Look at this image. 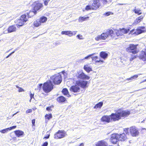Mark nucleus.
I'll list each match as a JSON object with an SVG mask.
<instances>
[{
    "instance_id": "nucleus-1",
    "label": "nucleus",
    "mask_w": 146,
    "mask_h": 146,
    "mask_svg": "<svg viewBox=\"0 0 146 146\" xmlns=\"http://www.w3.org/2000/svg\"><path fill=\"white\" fill-rule=\"evenodd\" d=\"M87 83L88 82L86 81L77 80L76 81L75 85L72 86L70 88V90L75 93L79 92L80 90L79 86L85 88L88 87Z\"/></svg>"
},
{
    "instance_id": "nucleus-2",
    "label": "nucleus",
    "mask_w": 146,
    "mask_h": 146,
    "mask_svg": "<svg viewBox=\"0 0 146 146\" xmlns=\"http://www.w3.org/2000/svg\"><path fill=\"white\" fill-rule=\"evenodd\" d=\"M109 36H110L111 37H113L114 36L113 31L112 30H108L106 33H103L100 35H98L95 37V40L96 41L105 40Z\"/></svg>"
},
{
    "instance_id": "nucleus-3",
    "label": "nucleus",
    "mask_w": 146,
    "mask_h": 146,
    "mask_svg": "<svg viewBox=\"0 0 146 146\" xmlns=\"http://www.w3.org/2000/svg\"><path fill=\"white\" fill-rule=\"evenodd\" d=\"M54 85L50 80L44 83L42 87L43 90L46 93L50 92L53 88Z\"/></svg>"
},
{
    "instance_id": "nucleus-4",
    "label": "nucleus",
    "mask_w": 146,
    "mask_h": 146,
    "mask_svg": "<svg viewBox=\"0 0 146 146\" xmlns=\"http://www.w3.org/2000/svg\"><path fill=\"white\" fill-rule=\"evenodd\" d=\"M33 6L34 10L33 11H30L29 14H27L28 17H31L35 14L36 12V11L40 9L42 7V5L41 3L35 2L33 3Z\"/></svg>"
},
{
    "instance_id": "nucleus-5",
    "label": "nucleus",
    "mask_w": 146,
    "mask_h": 146,
    "mask_svg": "<svg viewBox=\"0 0 146 146\" xmlns=\"http://www.w3.org/2000/svg\"><path fill=\"white\" fill-rule=\"evenodd\" d=\"M61 76L59 74H55L50 78V81L53 82L54 84H59L62 81Z\"/></svg>"
},
{
    "instance_id": "nucleus-6",
    "label": "nucleus",
    "mask_w": 146,
    "mask_h": 146,
    "mask_svg": "<svg viewBox=\"0 0 146 146\" xmlns=\"http://www.w3.org/2000/svg\"><path fill=\"white\" fill-rule=\"evenodd\" d=\"M115 111L119 114L120 117H126L130 114V111L128 110H123L121 109L115 110Z\"/></svg>"
},
{
    "instance_id": "nucleus-7",
    "label": "nucleus",
    "mask_w": 146,
    "mask_h": 146,
    "mask_svg": "<svg viewBox=\"0 0 146 146\" xmlns=\"http://www.w3.org/2000/svg\"><path fill=\"white\" fill-rule=\"evenodd\" d=\"M27 21V19L26 18V15L24 14L22 15L20 19H18L17 21V22L18 23L16 25L17 27H19L20 26H22Z\"/></svg>"
},
{
    "instance_id": "nucleus-8",
    "label": "nucleus",
    "mask_w": 146,
    "mask_h": 146,
    "mask_svg": "<svg viewBox=\"0 0 146 146\" xmlns=\"http://www.w3.org/2000/svg\"><path fill=\"white\" fill-rule=\"evenodd\" d=\"M126 50L128 52L131 53L133 54L138 52L137 50V46L133 44H129V46L126 48Z\"/></svg>"
},
{
    "instance_id": "nucleus-9",
    "label": "nucleus",
    "mask_w": 146,
    "mask_h": 146,
    "mask_svg": "<svg viewBox=\"0 0 146 146\" xmlns=\"http://www.w3.org/2000/svg\"><path fill=\"white\" fill-rule=\"evenodd\" d=\"M76 76L78 79L82 80H89L90 77L86 75L82 71H80L77 73Z\"/></svg>"
},
{
    "instance_id": "nucleus-10",
    "label": "nucleus",
    "mask_w": 146,
    "mask_h": 146,
    "mask_svg": "<svg viewBox=\"0 0 146 146\" xmlns=\"http://www.w3.org/2000/svg\"><path fill=\"white\" fill-rule=\"evenodd\" d=\"M67 135L66 132L59 130L54 135V138L55 139H61L63 138Z\"/></svg>"
},
{
    "instance_id": "nucleus-11",
    "label": "nucleus",
    "mask_w": 146,
    "mask_h": 146,
    "mask_svg": "<svg viewBox=\"0 0 146 146\" xmlns=\"http://www.w3.org/2000/svg\"><path fill=\"white\" fill-rule=\"evenodd\" d=\"M119 134H113L111 135L110 139V141L113 144L116 143L119 141L118 137Z\"/></svg>"
},
{
    "instance_id": "nucleus-12",
    "label": "nucleus",
    "mask_w": 146,
    "mask_h": 146,
    "mask_svg": "<svg viewBox=\"0 0 146 146\" xmlns=\"http://www.w3.org/2000/svg\"><path fill=\"white\" fill-rule=\"evenodd\" d=\"M110 116L111 120L114 121H118L121 119L119 114L117 113H112Z\"/></svg>"
},
{
    "instance_id": "nucleus-13",
    "label": "nucleus",
    "mask_w": 146,
    "mask_h": 146,
    "mask_svg": "<svg viewBox=\"0 0 146 146\" xmlns=\"http://www.w3.org/2000/svg\"><path fill=\"white\" fill-rule=\"evenodd\" d=\"M129 131L133 136H136L138 134V131L135 126L131 127Z\"/></svg>"
},
{
    "instance_id": "nucleus-14",
    "label": "nucleus",
    "mask_w": 146,
    "mask_h": 146,
    "mask_svg": "<svg viewBox=\"0 0 146 146\" xmlns=\"http://www.w3.org/2000/svg\"><path fill=\"white\" fill-rule=\"evenodd\" d=\"M17 30L16 27L14 25H12L9 27L7 29V31H5L4 33L6 34L8 33H11L16 31Z\"/></svg>"
},
{
    "instance_id": "nucleus-15",
    "label": "nucleus",
    "mask_w": 146,
    "mask_h": 146,
    "mask_svg": "<svg viewBox=\"0 0 146 146\" xmlns=\"http://www.w3.org/2000/svg\"><path fill=\"white\" fill-rule=\"evenodd\" d=\"M93 9H97L99 8L100 6V1L99 0H94L92 5Z\"/></svg>"
},
{
    "instance_id": "nucleus-16",
    "label": "nucleus",
    "mask_w": 146,
    "mask_h": 146,
    "mask_svg": "<svg viewBox=\"0 0 146 146\" xmlns=\"http://www.w3.org/2000/svg\"><path fill=\"white\" fill-rule=\"evenodd\" d=\"M145 27H141L137 29L136 30V31L133 34H135L137 35L142 33L145 32Z\"/></svg>"
},
{
    "instance_id": "nucleus-17",
    "label": "nucleus",
    "mask_w": 146,
    "mask_h": 146,
    "mask_svg": "<svg viewBox=\"0 0 146 146\" xmlns=\"http://www.w3.org/2000/svg\"><path fill=\"white\" fill-rule=\"evenodd\" d=\"M101 120L102 122L109 123L111 120L110 116L104 115L102 117Z\"/></svg>"
},
{
    "instance_id": "nucleus-18",
    "label": "nucleus",
    "mask_w": 146,
    "mask_h": 146,
    "mask_svg": "<svg viewBox=\"0 0 146 146\" xmlns=\"http://www.w3.org/2000/svg\"><path fill=\"white\" fill-rule=\"evenodd\" d=\"M107 143L104 140H103L99 141L96 144V146H108Z\"/></svg>"
},
{
    "instance_id": "nucleus-19",
    "label": "nucleus",
    "mask_w": 146,
    "mask_h": 146,
    "mask_svg": "<svg viewBox=\"0 0 146 146\" xmlns=\"http://www.w3.org/2000/svg\"><path fill=\"white\" fill-rule=\"evenodd\" d=\"M139 58L143 61H146V51H142Z\"/></svg>"
},
{
    "instance_id": "nucleus-20",
    "label": "nucleus",
    "mask_w": 146,
    "mask_h": 146,
    "mask_svg": "<svg viewBox=\"0 0 146 146\" xmlns=\"http://www.w3.org/2000/svg\"><path fill=\"white\" fill-rule=\"evenodd\" d=\"M16 126H13L12 127H10L9 128H6L5 129L1 130L0 131V132L3 133H5L13 129H15L16 128Z\"/></svg>"
},
{
    "instance_id": "nucleus-21",
    "label": "nucleus",
    "mask_w": 146,
    "mask_h": 146,
    "mask_svg": "<svg viewBox=\"0 0 146 146\" xmlns=\"http://www.w3.org/2000/svg\"><path fill=\"white\" fill-rule=\"evenodd\" d=\"M119 141H124L126 139V137L124 133L119 135V136L118 137Z\"/></svg>"
},
{
    "instance_id": "nucleus-22",
    "label": "nucleus",
    "mask_w": 146,
    "mask_h": 146,
    "mask_svg": "<svg viewBox=\"0 0 146 146\" xmlns=\"http://www.w3.org/2000/svg\"><path fill=\"white\" fill-rule=\"evenodd\" d=\"M14 133L18 137L22 136L24 134V132L20 130L15 131H14Z\"/></svg>"
},
{
    "instance_id": "nucleus-23",
    "label": "nucleus",
    "mask_w": 146,
    "mask_h": 146,
    "mask_svg": "<svg viewBox=\"0 0 146 146\" xmlns=\"http://www.w3.org/2000/svg\"><path fill=\"white\" fill-rule=\"evenodd\" d=\"M89 17H80L78 19V22L80 23H81L84 21H87L88 20Z\"/></svg>"
},
{
    "instance_id": "nucleus-24",
    "label": "nucleus",
    "mask_w": 146,
    "mask_h": 146,
    "mask_svg": "<svg viewBox=\"0 0 146 146\" xmlns=\"http://www.w3.org/2000/svg\"><path fill=\"white\" fill-rule=\"evenodd\" d=\"M143 16L142 15L139 17L137 18L134 22V24L136 25L140 23L141 21L143 19Z\"/></svg>"
},
{
    "instance_id": "nucleus-25",
    "label": "nucleus",
    "mask_w": 146,
    "mask_h": 146,
    "mask_svg": "<svg viewBox=\"0 0 146 146\" xmlns=\"http://www.w3.org/2000/svg\"><path fill=\"white\" fill-rule=\"evenodd\" d=\"M133 11L136 14H137L138 15H140L142 13L141 10L139 8H136V7H135Z\"/></svg>"
},
{
    "instance_id": "nucleus-26",
    "label": "nucleus",
    "mask_w": 146,
    "mask_h": 146,
    "mask_svg": "<svg viewBox=\"0 0 146 146\" xmlns=\"http://www.w3.org/2000/svg\"><path fill=\"white\" fill-rule=\"evenodd\" d=\"M108 56V54L104 52H102L100 54V56L104 59L106 58Z\"/></svg>"
},
{
    "instance_id": "nucleus-27",
    "label": "nucleus",
    "mask_w": 146,
    "mask_h": 146,
    "mask_svg": "<svg viewBox=\"0 0 146 146\" xmlns=\"http://www.w3.org/2000/svg\"><path fill=\"white\" fill-rule=\"evenodd\" d=\"M61 34L68 35L69 36H71V31H64L61 32Z\"/></svg>"
},
{
    "instance_id": "nucleus-28",
    "label": "nucleus",
    "mask_w": 146,
    "mask_h": 146,
    "mask_svg": "<svg viewBox=\"0 0 146 146\" xmlns=\"http://www.w3.org/2000/svg\"><path fill=\"white\" fill-rule=\"evenodd\" d=\"M57 100L59 102H65L66 100V99L63 96H60L58 97Z\"/></svg>"
},
{
    "instance_id": "nucleus-29",
    "label": "nucleus",
    "mask_w": 146,
    "mask_h": 146,
    "mask_svg": "<svg viewBox=\"0 0 146 146\" xmlns=\"http://www.w3.org/2000/svg\"><path fill=\"white\" fill-rule=\"evenodd\" d=\"M84 69L86 70L87 72L89 73L90 71H92V68L90 67L88 65H85L84 66Z\"/></svg>"
},
{
    "instance_id": "nucleus-30",
    "label": "nucleus",
    "mask_w": 146,
    "mask_h": 146,
    "mask_svg": "<svg viewBox=\"0 0 146 146\" xmlns=\"http://www.w3.org/2000/svg\"><path fill=\"white\" fill-rule=\"evenodd\" d=\"M92 60H96V63L98 62H104V61L103 60H96V59H98V57L97 56H94L91 57Z\"/></svg>"
},
{
    "instance_id": "nucleus-31",
    "label": "nucleus",
    "mask_w": 146,
    "mask_h": 146,
    "mask_svg": "<svg viewBox=\"0 0 146 146\" xmlns=\"http://www.w3.org/2000/svg\"><path fill=\"white\" fill-rule=\"evenodd\" d=\"M41 24L39 19H37L34 22V25L35 27H38L41 25Z\"/></svg>"
},
{
    "instance_id": "nucleus-32",
    "label": "nucleus",
    "mask_w": 146,
    "mask_h": 146,
    "mask_svg": "<svg viewBox=\"0 0 146 146\" xmlns=\"http://www.w3.org/2000/svg\"><path fill=\"white\" fill-rule=\"evenodd\" d=\"M62 92L64 95H66L68 97L70 95L68 94V92L67 89H63L62 90Z\"/></svg>"
},
{
    "instance_id": "nucleus-33",
    "label": "nucleus",
    "mask_w": 146,
    "mask_h": 146,
    "mask_svg": "<svg viewBox=\"0 0 146 146\" xmlns=\"http://www.w3.org/2000/svg\"><path fill=\"white\" fill-rule=\"evenodd\" d=\"M103 104V103L102 102H100L96 104L94 106V108H100L102 106Z\"/></svg>"
},
{
    "instance_id": "nucleus-34",
    "label": "nucleus",
    "mask_w": 146,
    "mask_h": 146,
    "mask_svg": "<svg viewBox=\"0 0 146 146\" xmlns=\"http://www.w3.org/2000/svg\"><path fill=\"white\" fill-rule=\"evenodd\" d=\"M115 33L117 36H121L123 35L121 29H119L118 30H116Z\"/></svg>"
},
{
    "instance_id": "nucleus-35",
    "label": "nucleus",
    "mask_w": 146,
    "mask_h": 146,
    "mask_svg": "<svg viewBox=\"0 0 146 146\" xmlns=\"http://www.w3.org/2000/svg\"><path fill=\"white\" fill-rule=\"evenodd\" d=\"M39 20L41 24L42 23H45L46 21L47 18L45 17H41Z\"/></svg>"
},
{
    "instance_id": "nucleus-36",
    "label": "nucleus",
    "mask_w": 146,
    "mask_h": 146,
    "mask_svg": "<svg viewBox=\"0 0 146 146\" xmlns=\"http://www.w3.org/2000/svg\"><path fill=\"white\" fill-rule=\"evenodd\" d=\"M121 31L123 34H123H126L128 33V32L129 31V29H126L124 28H123L121 29Z\"/></svg>"
},
{
    "instance_id": "nucleus-37",
    "label": "nucleus",
    "mask_w": 146,
    "mask_h": 146,
    "mask_svg": "<svg viewBox=\"0 0 146 146\" xmlns=\"http://www.w3.org/2000/svg\"><path fill=\"white\" fill-rule=\"evenodd\" d=\"M141 74H139L137 75H135L131 77L130 78H127V80H132L134 79H135L136 78H137L138 77V75H141Z\"/></svg>"
},
{
    "instance_id": "nucleus-38",
    "label": "nucleus",
    "mask_w": 146,
    "mask_h": 146,
    "mask_svg": "<svg viewBox=\"0 0 146 146\" xmlns=\"http://www.w3.org/2000/svg\"><path fill=\"white\" fill-rule=\"evenodd\" d=\"M95 53H94L90 54L87 56L85 57V58H84L82 60H84L85 59H88L90 57H91L92 56H93L95 54Z\"/></svg>"
},
{
    "instance_id": "nucleus-39",
    "label": "nucleus",
    "mask_w": 146,
    "mask_h": 146,
    "mask_svg": "<svg viewBox=\"0 0 146 146\" xmlns=\"http://www.w3.org/2000/svg\"><path fill=\"white\" fill-rule=\"evenodd\" d=\"M45 117L46 119H47L49 120L52 117V116L51 114H46L45 115Z\"/></svg>"
},
{
    "instance_id": "nucleus-40",
    "label": "nucleus",
    "mask_w": 146,
    "mask_h": 146,
    "mask_svg": "<svg viewBox=\"0 0 146 146\" xmlns=\"http://www.w3.org/2000/svg\"><path fill=\"white\" fill-rule=\"evenodd\" d=\"M85 10L88 11L90 10L94 9L92 7H91L90 5H87L85 7Z\"/></svg>"
},
{
    "instance_id": "nucleus-41",
    "label": "nucleus",
    "mask_w": 146,
    "mask_h": 146,
    "mask_svg": "<svg viewBox=\"0 0 146 146\" xmlns=\"http://www.w3.org/2000/svg\"><path fill=\"white\" fill-rule=\"evenodd\" d=\"M113 13L111 12H108L104 13V15L106 16H108L110 15H113Z\"/></svg>"
},
{
    "instance_id": "nucleus-42",
    "label": "nucleus",
    "mask_w": 146,
    "mask_h": 146,
    "mask_svg": "<svg viewBox=\"0 0 146 146\" xmlns=\"http://www.w3.org/2000/svg\"><path fill=\"white\" fill-rule=\"evenodd\" d=\"M76 37L79 39L81 40L83 39V36L80 34L77 35Z\"/></svg>"
},
{
    "instance_id": "nucleus-43",
    "label": "nucleus",
    "mask_w": 146,
    "mask_h": 146,
    "mask_svg": "<svg viewBox=\"0 0 146 146\" xmlns=\"http://www.w3.org/2000/svg\"><path fill=\"white\" fill-rule=\"evenodd\" d=\"M136 58V56L135 55H131L130 59V61H132L134 59Z\"/></svg>"
},
{
    "instance_id": "nucleus-44",
    "label": "nucleus",
    "mask_w": 146,
    "mask_h": 146,
    "mask_svg": "<svg viewBox=\"0 0 146 146\" xmlns=\"http://www.w3.org/2000/svg\"><path fill=\"white\" fill-rule=\"evenodd\" d=\"M34 94H32V93H30V100L29 101L30 102H31V100H32V99L33 98H34Z\"/></svg>"
},
{
    "instance_id": "nucleus-45",
    "label": "nucleus",
    "mask_w": 146,
    "mask_h": 146,
    "mask_svg": "<svg viewBox=\"0 0 146 146\" xmlns=\"http://www.w3.org/2000/svg\"><path fill=\"white\" fill-rule=\"evenodd\" d=\"M32 111V110L31 109H29L26 111V113H28L31 112Z\"/></svg>"
},
{
    "instance_id": "nucleus-46",
    "label": "nucleus",
    "mask_w": 146,
    "mask_h": 146,
    "mask_svg": "<svg viewBox=\"0 0 146 146\" xmlns=\"http://www.w3.org/2000/svg\"><path fill=\"white\" fill-rule=\"evenodd\" d=\"M77 32V31H73V32L71 31V36L75 35Z\"/></svg>"
},
{
    "instance_id": "nucleus-47",
    "label": "nucleus",
    "mask_w": 146,
    "mask_h": 146,
    "mask_svg": "<svg viewBox=\"0 0 146 146\" xmlns=\"http://www.w3.org/2000/svg\"><path fill=\"white\" fill-rule=\"evenodd\" d=\"M42 84H40L38 85V88L39 90H40L41 89V88L42 86Z\"/></svg>"
},
{
    "instance_id": "nucleus-48",
    "label": "nucleus",
    "mask_w": 146,
    "mask_h": 146,
    "mask_svg": "<svg viewBox=\"0 0 146 146\" xmlns=\"http://www.w3.org/2000/svg\"><path fill=\"white\" fill-rule=\"evenodd\" d=\"M43 1H44V4L45 5H47L48 2L49 1H46V0H43Z\"/></svg>"
},
{
    "instance_id": "nucleus-49",
    "label": "nucleus",
    "mask_w": 146,
    "mask_h": 146,
    "mask_svg": "<svg viewBox=\"0 0 146 146\" xmlns=\"http://www.w3.org/2000/svg\"><path fill=\"white\" fill-rule=\"evenodd\" d=\"M24 90L21 88H20L19 89V92H24Z\"/></svg>"
},
{
    "instance_id": "nucleus-50",
    "label": "nucleus",
    "mask_w": 146,
    "mask_h": 146,
    "mask_svg": "<svg viewBox=\"0 0 146 146\" xmlns=\"http://www.w3.org/2000/svg\"><path fill=\"white\" fill-rule=\"evenodd\" d=\"M51 107L50 106L46 108V110L48 111H51L52 110L51 109Z\"/></svg>"
},
{
    "instance_id": "nucleus-51",
    "label": "nucleus",
    "mask_w": 146,
    "mask_h": 146,
    "mask_svg": "<svg viewBox=\"0 0 146 146\" xmlns=\"http://www.w3.org/2000/svg\"><path fill=\"white\" fill-rule=\"evenodd\" d=\"M48 143L47 142H45L43 144L42 146H47Z\"/></svg>"
},
{
    "instance_id": "nucleus-52",
    "label": "nucleus",
    "mask_w": 146,
    "mask_h": 146,
    "mask_svg": "<svg viewBox=\"0 0 146 146\" xmlns=\"http://www.w3.org/2000/svg\"><path fill=\"white\" fill-rule=\"evenodd\" d=\"M129 129V128H127V129H125L124 131H125V132L126 133V134L127 133H128V129Z\"/></svg>"
},
{
    "instance_id": "nucleus-53",
    "label": "nucleus",
    "mask_w": 146,
    "mask_h": 146,
    "mask_svg": "<svg viewBox=\"0 0 146 146\" xmlns=\"http://www.w3.org/2000/svg\"><path fill=\"white\" fill-rule=\"evenodd\" d=\"M32 123L33 125H34L35 123V119H33L32 121Z\"/></svg>"
},
{
    "instance_id": "nucleus-54",
    "label": "nucleus",
    "mask_w": 146,
    "mask_h": 146,
    "mask_svg": "<svg viewBox=\"0 0 146 146\" xmlns=\"http://www.w3.org/2000/svg\"><path fill=\"white\" fill-rule=\"evenodd\" d=\"M104 3V4H106L107 2V0H102Z\"/></svg>"
},
{
    "instance_id": "nucleus-55",
    "label": "nucleus",
    "mask_w": 146,
    "mask_h": 146,
    "mask_svg": "<svg viewBox=\"0 0 146 146\" xmlns=\"http://www.w3.org/2000/svg\"><path fill=\"white\" fill-rule=\"evenodd\" d=\"M50 136V135H48L47 136L45 137H44V139H47Z\"/></svg>"
},
{
    "instance_id": "nucleus-56",
    "label": "nucleus",
    "mask_w": 146,
    "mask_h": 146,
    "mask_svg": "<svg viewBox=\"0 0 146 146\" xmlns=\"http://www.w3.org/2000/svg\"><path fill=\"white\" fill-rule=\"evenodd\" d=\"M134 29H133L132 30H131L130 32V33H133V32L134 31Z\"/></svg>"
},
{
    "instance_id": "nucleus-57",
    "label": "nucleus",
    "mask_w": 146,
    "mask_h": 146,
    "mask_svg": "<svg viewBox=\"0 0 146 146\" xmlns=\"http://www.w3.org/2000/svg\"><path fill=\"white\" fill-rule=\"evenodd\" d=\"M79 146H84V144L83 143H81Z\"/></svg>"
},
{
    "instance_id": "nucleus-58",
    "label": "nucleus",
    "mask_w": 146,
    "mask_h": 146,
    "mask_svg": "<svg viewBox=\"0 0 146 146\" xmlns=\"http://www.w3.org/2000/svg\"><path fill=\"white\" fill-rule=\"evenodd\" d=\"M146 82V79H145V80H143V81H142V82H140V84H141V83H143V82Z\"/></svg>"
},
{
    "instance_id": "nucleus-59",
    "label": "nucleus",
    "mask_w": 146,
    "mask_h": 146,
    "mask_svg": "<svg viewBox=\"0 0 146 146\" xmlns=\"http://www.w3.org/2000/svg\"><path fill=\"white\" fill-rule=\"evenodd\" d=\"M19 111H17V113H14V114H13V115H12V117H13L14 115H16L17 113H19Z\"/></svg>"
},
{
    "instance_id": "nucleus-60",
    "label": "nucleus",
    "mask_w": 146,
    "mask_h": 146,
    "mask_svg": "<svg viewBox=\"0 0 146 146\" xmlns=\"http://www.w3.org/2000/svg\"><path fill=\"white\" fill-rule=\"evenodd\" d=\"M15 52V51H14L12 52H11V55H12Z\"/></svg>"
},
{
    "instance_id": "nucleus-61",
    "label": "nucleus",
    "mask_w": 146,
    "mask_h": 146,
    "mask_svg": "<svg viewBox=\"0 0 146 146\" xmlns=\"http://www.w3.org/2000/svg\"><path fill=\"white\" fill-rule=\"evenodd\" d=\"M15 52V51H14L12 52H11V55H12Z\"/></svg>"
},
{
    "instance_id": "nucleus-62",
    "label": "nucleus",
    "mask_w": 146,
    "mask_h": 146,
    "mask_svg": "<svg viewBox=\"0 0 146 146\" xmlns=\"http://www.w3.org/2000/svg\"><path fill=\"white\" fill-rule=\"evenodd\" d=\"M16 87L17 88H18L19 89L20 87H19V86H18L17 85H16Z\"/></svg>"
},
{
    "instance_id": "nucleus-63",
    "label": "nucleus",
    "mask_w": 146,
    "mask_h": 146,
    "mask_svg": "<svg viewBox=\"0 0 146 146\" xmlns=\"http://www.w3.org/2000/svg\"><path fill=\"white\" fill-rule=\"evenodd\" d=\"M146 89V87L145 88H144L141 89H139V90H142V89Z\"/></svg>"
},
{
    "instance_id": "nucleus-64",
    "label": "nucleus",
    "mask_w": 146,
    "mask_h": 146,
    "mask_svg": "<svg viewBox=\"0 0 146 146\" xmlns=\"http://www.w3.org/2000/svg\"><path fill=\"white\" fill-rule=\"evenodd\" d=\"M9 57L8 56V55L6 57V58H8Z\"/></svg>"
}]
</instances>
